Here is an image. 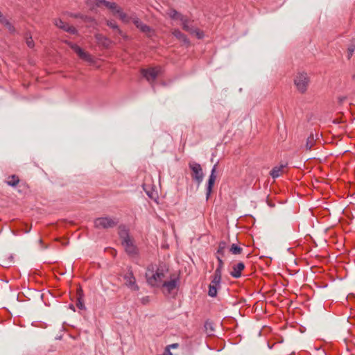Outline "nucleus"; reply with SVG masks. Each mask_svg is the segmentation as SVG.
Returning a JSON list of instances; mask_svg holds the SVG:
<instances>
[{"mask_svg":"<svg viewBox=\"0 0 355 355\" xmlns=\"http://www.w3.org/2000/svg\"><path fill=\"white\" fill-rule=\"evenodd\" d=\"M121 245L124 247L125 252L130 257H135L139 254V250L135 245L133 239L131 238L121 241Z\"/></svg>","mask_w":355,"mask_h":355,"instance_id":"f8f14e48","label":"nucleus"},{"mask_svg":"<svg viewBox=\"0 0 355 355\" xmlns=\"http://www.w3.org/2000/svg\"><path fill=\"white\" fill-rule=\"evenodd\" d=\"M222 275L216 273H214L213 276L211 277V280L209 286H214L216 287H221L220 282H221Z\"/></svg>","mask_w":355,"mask_h":355,"instance_id":"5701e85b","label":"nucleus"},{"mask_svg":"<svg viewBox=\"0 0 355 355\" xmlns=\"http://www.w3.org/2000/svg\"><path fill=\"white\" fill-rule=\"evenodd\" d=\"M146 193H147V195H148L149 197L152 198V197H151V196L150 195V193H149L148 191H146Z\"/></svg>","mask_w":355,"mask_h":355,"instance_id":"49530a36","label":"nucleus"},{"mask_svg":"<svg viewBox=\"0 0 355 355\" xmlns=\"http://www.w3.org/2000/svg\"><path fill=\"white\" fill-rule=\"evenodd\" d=\"M220 287H216L214 286H209L208 295L211 297H215L217 295L218 290L220 289Z\"/></svg>","mask_w":355,"mask_h":355,"instance_id":"f704fd0d","label":"nucleus"},{"mask_svg":"<svg viewBox=\"0 0 355 355\" xmlns=\"http://www.w3.org/2000/svg\"><path fill=\"white\" fill-rule=\"evenodd\" d=\"M230 252L234 255L240 254L243 252V248L236 244H232L230 248Z\"/></svg>","mask_w":355,"mask_h":355,"instance_id":"c85d7f7f","label":"nucleus"},{"mask_svg":"<svg viewBox=\"0 0 355 355\" xmlns=\"http://www.w3.org/2000/svg\"><path fill=\"white\" fill-rule=\"evenodd\" d=\"M216 259L218 260V263L216 269L214 271V273L219 274V275H222V270L223 268L224 262H223L221 257H220V256H216Z\"/></svg>","mask_w":355,"mask_h":355,"instance_id":"c756f323","label":"nucleus"},{"mask_svg":"<svg viewBox=\"0 0 355 355\" xmlns=\"http://www.w3.org/2000/svg\"><path fill=\"white\" fill-rule=\"evenodd\" d=\"M65 43L77 53L80 58L88 62L92 60L91 55L84 51L78 44L69 41H65Z\"/></svg>","mask_w":355,"mask_h":355,"instance_id":"1a4fd4ad","label":"nucleus"},{"mask_svg":"<svg viewBox=\"0 0 355 355\" xmlns=\"http://www.w3.org/2000/svg\"><path fill=\"white\" fill-rule=\"evenodd\" d=\"M119 236L121 241L131 239L129 234V230L124 225L119 226Z\"/></svg>","mask_w":355,"mask_h":355,"instance_id":"dca6fc26","label":"nucleus"},{"mask_svg":"<svg viewBox=\"0 0 355 355\" xmlns=\"http://www.w3.org/2000/svg\"><path fill=\"white\" fill-rule=\"evenodd\" d=\"M283 168V166L280 167L275 166L274 167L270 172V175L272 176V178H277L280 175V171L282 168Z\"/></svg>","mask_w":355,"mask_h":355,"instance_id":"2f4dec72","label":"nucleus"},{"mask_svg":"<svg viewBox=\"0 0 355 355\" xmlns=\"http://www.w3.org/2000/svg\"><path fill=\"white\" fill-rule=\"evenodd\" d=\"M179 278H174L170 281H164L160 287L166 291L167 294H171L173 291L178 287Z\"/></svg>","mask_w":355,"mask_h":355,"instance_id":"4468645a","label":"nucleus"},{"mask_svg":"<svg viewBox=\"0 0 355 355\" xmlns=\"http://www.w3.org/2000/svg\"><path fill=\"white\" fill-rule=\"evenodd\" d=\"M182 24V29L188 33H190L191 31H193V26L191 25V20L189 19L188 17L184 15L182 17H181L180 20Z\"/></svg>","mask_w":355,"mask_h":355,"instance_id":"a211bd4d","label":"nucleus"},{"mask_svg":"<svg viewBox=\"0 0 355 355\" xmlns=\"http://www.w3.org/2000/svg\"><path fill=\"white\" fill-rule=\"evenodd\" d=\"M294 84L297 90L300 93L304 94L307 90L309 84V78L306 73L300 72L296 75L294 79Z\"/></svg>","mask_w":355,"mask_h":355,"instance_id":"7ed1b4c3","label":"nucleus"},{"mask_svg":"<svg viewBox=\"0 0 355 355\" xmlns=\"http://www.w3.org/2000/svg\"><path fill=\"white\" fill-rule=\"evenodd\" d=\"M245 268V264L243 262H239L232 267V271L230 272V275L234 278H239L241 276V272Z\"/></svg>","mask_w":355,"mask_h":355,"instance_id":"2eb2a0df","label":"nucleus"},{"mask_svg":"<svg viewBox=\"0 0 355 355\" xmlns=\"http://www.w3.org/2000/svg\"><path fill=\"white\" fill-rule=\"evenodd\" d=\"M25 37H26V42L27 46L29 48H33L35 44H34V42L32 39V37L31 35L28 36V33H26Z\"/></svg>","mask_w":355,"mask_h":355,"instance_id":"c9c22d12","label":"nucleus"},{"mask_svg":"<svg viewBox=\"0 0 355 355\" xmlns=\"http://www.w3.org/2000/svg\"><path fill=\"white\" fill-rule=\"evenodd\" d=\"M118 15H119V17L120 19L122 21H123L125 23H128L130 21H132V18L131 17H132V15H131V16L127 15L125 12H123L122 11V9L121 10V12H119L118 13Z\"/></svg>","mask_w":355,"mask_h":355,"instance_id":"7c9ffc66","label":"nucleus"},{"mask_svg":"<svg viewBox=\"0 0 355 355\" xmlns=\"http://www.w3.org/2000/svg\"><path fill=\"white\" fill-rule=\"evenodd\" d=\"M189 167L191 170V176L192 180L200 185L204 178V173L200 164L191 161L189 162Z\"/></svg>","mask_w":355,"mask_h":355,"instance_id":"f03ea898","label":"nucleus"},{"mask_svg":"<svg viewBox=\"0 0 355 355\" xmlns=\"http://www.w3.org/2000/svg\"><path fill=\"white\" fill-rule=\"evenodd\" d=\"M149 302V297L148 296L144 297L141 299V303L143 304H146Z\"/></svg>","mask_w":355,"mask_h":355,"instance_id":"79ce46f5","label":"nucleus"},{"mask_svg":"<svg viewBox=\"0 0 355 355\" xmlns=\"http://www.w3.org/2000/svg\"><path fill=\"white\" fill-rule=\"evenodd\" d=\"M172 34L174 37H175L179 40L182 41L185 44H189V40L187 38V35L182 33L179 29L175 28L172 31Z\"/></svg>","mask_w":355,"mask_h":355,"instance_id":"6ab92c4d","label":"nucleus"},{"mask_svg":"<svg viewBox=\"0 0 355 355\" xmlns=\"http://www.w3.org/2000/svg\"><path fill=\"white\" fill-rule=\"evenodd\" d=\"M1 266L5 268H10L12 266V261H7L5 259L2 261Z\"/></svg>","mask_w":355,"mask_h":355,"instance_id":"4c0bfd02","label":"nucleus"},{"mask_svg":"<svg viewBox=\"0 0 355 355\" xmlns=\"http://www.w3.org/2000/svg\"><path fill=\"white\" fill-rule=\"evenodd\" d=\"M55 25L60 29L65 31L67 26H68V24L65 23L60 19H55L54 21Z\"/></svg>","mask_w":355,"mask_h":355,"instance_id":"473e14b6","label":"nucleus"},{"mask_svg":"<svg viewBox=\"0 0 355 355\" xmlns=\"http://www.w3.org/2000/svg\"><path fill=\"white\" fill-rule=\"evenodd\" d=\"M166 13L168 15V17L171 19H173V20H176V19L180 20L181 17H182L184 16V15H182L180 12H178L174 8H169L167 10Z\"/></svg>","mask_w":355,"mask_h":355,"instance_id":"412c9836","label":"nucleus"},{"mask_svg":"<svg viewBox=\"0 0 355 355\" xmlns=\"http://www.w3.org/2000/svg\"><path fill=\"white\" fill-rule=\"evenodd\" d=\"M96 1H97L96 6H97L98 7H100V6H101V5H102V4H103V5H105V3L107 1H106V0H96Z\"/></svg>","mask_w":355,"mask_h":355,"instance_id":"a19ab883","label":"nucleus"},{"mask_svg":"<svg viewBox=\"0 0 355 355\" xmlns=\"http://www.w3.org/2000/svg\"><path fill=\"white\" fill-rule=\"evenodd\" d=\"M168 272V266L163 262L159 263L155 270V266L150 265L147 268L146 273V282L151 287L160 288L165 278L166 274Z\"/></svg>","mask_w":355,"mask_h":355,"instance_id":"f257e3e1","label":"nucleus"},{"mask_svg":"<svg viewBox=\"0 0 355 355\" xmlns=\"http://www.w3.org/2000/svg\"><path fill=\"white\" fill-rule=\"evenodd\" d=\"M95 37L99 43L106 48H108L111 44L110 40L101 34H96Z\"/></svg>","mask_w":355,"mask_h":355,"instance_id":"aec40b11","label":"nucleus"},{"mask_svg":"<svg viewBox=\"0 0 355 355\" xmlns=\"http://www.w3.org/2000/svg\"><path fill=\"white\" fill-rule=\"evenodd\" d=\"M355 51V38L352 39L350 44L347 48V59L350 60Z\"/></svg>","mask_w":355,"mask_h":355,"instance_id":"bb28decb","label":"nucleus"},{"mask_svg":"<svg viewBox=\"0 0 355 355\" xmlns=\"http://www.w3.org/2000/svg\"><path fill=\"white\" fill-rule=\"evenodd\" d=\"M162 355H173L171 351L169 350V347H166Z\"/></svg>","mask_w":355,"mask_h":355,"instance_id":"37998d69","label":"nucleus"},{"mask_svg":"<svg viewBox=\"0 0 355 355\" xmlns=\"http://www.w3.org/2000/svg\"><path fill=\"white\" fill-rule=\"evenodd\" d=\"M315 141V140L314 139L313 134L311 133L306 139V145H305L306 149L310 150L312 148V147L314 146Z\"/></svg>","mask_w":355,"mask_h":355,"instance_id":"cd10ccee","label":"nucleus"},{"mask_svg":"<svg viewBox=\"0 0 355 355\" xmlns=\"http://www.w3.org/2000/svg\"><path fill=\"white\" fill-rule=\"evenodd\" d=\"M178 347H179L178 343H173L171 345H168L166 347H169V350H170L171 349H176Z\"/></svg>","mask_w":355,"mask_h":355,"instance_id":"ea45409f","label":"nucleus"},{"mask_svg":"<svg viewBox=\"0 0 355 355\" xmlns=\"http://www.w3.org/2000/svg\"><path fill=\"white\" fill-rule=\"evenodd\" d=\"M132 18V22L135 25V26L140 30L141 32L145 33L147 37H152L154 33V31L149 26L144 24L140 19H139L136 15H133Z\"/></svg>","mask_w":355,"mask_h":355,"instance_id":"423d86ee","label":"nucleus"},{"mask_svg":"<svg viewBox=\"0 0 355 355\" xmlns=\"http://www.w3.org/2000/svg\"><path fill=\"white\" fill-rule=\"evenodd\" d=\"M192 29H193V31H191V32L189 33L190 34L195 35L198 39L203 38V37H204L203 31H200L199 28H198L195 26H193Z\"/></svg>","mask_w":355,"mask_h":355,"instance_id":"72a5a7b5","label":"nucleus"},{"mask_svg":"<svg viewBox=\"0 0 355 355\" xmlns=\"http://www.w3.org/2000/svg\"><path fill=\"white\" fill-rule=\"evenodd\" d=\"M104 6L110 9L114 14H118L121 10L115 2L107 1Z\"/></svg>","mask_w":355,"mask_h":355,"instance_id":"4be33fe9","label":"nucleus"},{"mask_svg":"<svg viewBox=\"0 0 355 355\" xmlns=\"http://www.w3.org/2000/svg\"><path fill=\"white\" fill-rule=\"evenodd\" d=\"M140 72L143 77H144L152 85V87H154L153 83L157 78L159 69H157L156 67H150L148 69H141Z\"/></svg>","mask_w":355,"mask_h":355,"instance_id":"0eeeda50","label":"nucleus"},{"mask_svg":"<svg viewBox=\"0 0 355 355\" xmlns=\"http://www.w3.org/2000/svg\"><path fill=\"white\" fill-rule=\"evenodd\" d=\"M106 24L111 28H112L114 31H116V33H118L121 36H124L123 31L119 28L118 25L115 23L114 21H107Z\"/></svg>","mask_w":355,"mask_h":355,"instance_id":"b1692460","label":"nucleus"},{"mask_svg":"<svg viewBox=\"0 0 355 355\" xmlns=\"http://www.w3.org/2000/svg\"><path fill=\"white\" fill-rule=\"evenodd\" d=\"M119 223L118 219L110 217L97 218L94 220V227L98 229H108L115 227Z\"/></svg>","mask_w":355,"mask_h":355,"instance_id":"20e7f679","label":"nucleus"},{"mask_svg":"<svg viewBox=\"0 0 355 355\" xmlns=\"http://www.w3.org/2000/svg\"><path fill=\"white\" fill-rule=\"evenodd\" d=\"M7 261H12V263H13V256L9 255L8 258L6 259Z\"/></svg>","mask_w":355,"mask_h":355,"instance_id":"a18cd8bd","label":"nucleus"},{"mask_svg":"<svg viewBox=\"0 0 355 355\" xmlns=\"http://www.w3.org/2000/svg\"><path fill=\"white\" fill-rule=\"evenodd\" d=\"M65 43L77 53L80 58L88 62L92 60L91 55L84 51L78 44L69 41H65Z\"/></svg>","mask_w":355,"mask_h":355,"instance_id":"6e6552de","label":"nucleus"},{"mask_svg":"<svg viewBox=\"0 0 355 355\" xmlns=\"http://www.w3.org/2000/svg\"><path fill=\"white\" fill-rule=\"evenodd\" d=\"M19 182V178L17 175H12L8 178L6 183L10 187H16Z\"/></svg>","mask_w":355,"mask_h":355,"instance_id":"393cba45","label":"nucleus"},{"mask_svg":"<svg viewBox=\"0 0 355 355\" xmlns=\"http://www.w3.org/2000/svg\"><path fill=\"white\" fill-rule=\"evenodd\" d=\"M205 328H206L207 329L208 328H210V329H211V331H213V328H212V327H211V323H209V322H205Z\"/></svg>","mask_w":355,"mask_h":355,"instance_id":"c03bdc74","label":"nucleus"},{"mask_svg":"<svg viewBox=\"0 0 355 355\" xmlns=\"http://www.w3.org/2000/svg\"><path fill=\"white\" fill-rule=\"evenodd\" d=\"M64 31L69 33L71 34H73V35H76L78 33L77 29L75 27H73L72 26H69V25H68V26H67V28L65 29Z\"/></svg>","mask_w":355,"mask_h":355,"instance_id":"e433bc0d","label":"nucleus"},{"mask_svg":"<svg viewBox=\"0 0 355 355\" xmlns=\"http://www.w3.org/2000/svg\"><path fill=\"white\" fill-rule=\"evenodd\" d=\"M65 43L77 53L80 58L88 62L92 60L91 55L84 51L78 44L69 41H65Z\"/></svg>","mask_w":355,"mask_h":355,"instance_id":"9b49d317","label":"nucleus"},{"mask_svg":"<svg viewBox=\"0 0 355 355\" xmlns=\"http://www.w3.org/2000/svg\"><path fill=\"white\" fill-rule=\"evenodd\" d=\"M216 168H217V164H215L211 171V174L209 177V179H208V181H207V183L206 185V199H207V200L209 198V197L211 196V193L212 192V189H213V187L214 185V183H215V181L216 179Z\"/></svg>","mask_w":355,"mask_h":355,"instance_id":"ddd939ff","label":"nucleus"},{"mask_svg":"<svg viewBox=\"0 0 355 355\" xmlns=\"http://www.w3.org/2000/svg\"><path fill=\"white\" fill-rule=\"evenodd\" d=\"M123 277L125 281V284L127 287L135 291H137L139 289L138 285L136 283V279L131 266H128L127 268V271L123 275Z\"/></svg>","mask_w":355,"mask_h":355,"instance_id":"39448f33","label":"nucleus"},{"mask_svg":"<svg viewBox=\"0 0 355 355\" xmlns=\"http://www.w3.org/2000/svg\"><path fill=\"white\" fill-rule=\"evenodd\" d=\"M227 247V243L225 241H220L218 244V248L216 252L217 256L223 257L225 254V250Z\"/></svg>","mask_w":355,"mask_h":355,"instance_id":"a878e982","label":"nucleus"},{"mask_svg":"<svg viewBox=\"0 0 355 355\" xmlns=\"http://www.w3.org/2000/svg\"><path fill=\"white\" fill-rule=\"evenodd\" d=\"M347 99V96H343L338 98V102L340 105H342L343 102Z\"/></svg>","mask_w":355,"mask_h":355,"instance_id":"58836bf2","label":"nucleus"},{"mask_svg":"<svg viewBox=\"0 0 355 355\" xmlns=\"http://www.w3.org/2000/svg\"><path fill=\"white\" fill-rule=\"evenodd\" d=\"M65 43L77 53L80 58L88 62L92 60L91 55L84 51L78 44L69 41H65Z\"/></svg>","mask_w":355,"mask_h":355,"instance_id":"9d476101","label":"nucleus"},{"mask_svg":"<svg viewBox=\"0 0 355 355\" xmlns=\"http://www.w3.org/2000/svg\"><path fill=\"white\" fill-rule=\"evenodd\" d=\"M83 291L81 288H79L77 291V300H76V306L80 310H85V306L83 301Z\"/></svg>","mask_w":355,"mask_h":355,"instance_id":"f3484780","label":"nucleus"}]
</instances>
